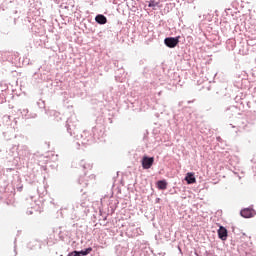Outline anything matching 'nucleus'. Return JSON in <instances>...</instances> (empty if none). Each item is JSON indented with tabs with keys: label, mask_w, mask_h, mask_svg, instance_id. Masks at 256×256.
<instances>
[{
	"label": "nucleus",
	"mask_w": 256,
	"mask_h": 256,
	"mask_svg": "<svg viewBox=\"0 0 256 256\" xmlns=\"http://www.w3.org/2000/svg\"><path fill=\"white\" fill-rule=\"evenodd\" d=\"M95 21L101 25L107 23V18L103 14H98L95 18Z\"/></svg>",
	"instance_id": "nucleus-6"
},
{
	"label": "nucleus",
	"mask_w": 256,
	"mask_h": 256,
	"mask_svg": "<svg viewBox=\"0 0 256 256\" xmlns=\"http://www.w3.org/2000/svg\"><path fill=\"white\" fill-rule=\"evenodd\" d=\"M142 168L144 170H149L154 164V158L153 157H148V156H143L142 158Z\"/></svg>",
	"instance_id": "nucleus-1"
},
{
	"label": "nucleus",
	"mask_w": 256,
	"mask_h": 256,
	"mask_svg": "<svg viewBox=\"0 0 256 256\" xmlns=\"http://www.w3.org/2000/svg\"><path fill=\"white\" fill-rule=\"evenodd\" d=\"M157 187L159 190H166L167 189V182L165 180H159L157 182Z\"/></svg>",
	"instance_id": "nucleus-7"
},
{
	"label": "nucleus",
	"mask_w": 256,
	"mask_h": 256,
	"mask_svg": "<svg viewBox=\"0 0 256 256\" xmlns=\"http://www.w3.org/2000/svg\"><path fill=\"white\" fill-rule=\"evenodd\" d=\"M157 3L155 2V0H152L149 2L148 7H156Z\"/></svg>",
	"instance_id": "nucleus-9"
},
{
	"label": "nucleus",
	"mask_w": 256,
	"mask_h": 256,
	"mask_svg": "<svg viewBox=\"0 0 256 256\" xmlns=\"http://www.w3.org/2000/svg\"><path fill=\"white\" fill-rule=\"evenodd\" d=\"M68 256H80L78 251H73L68 254Z\"/></svg>",
	"instance_id": "nucleus-10"
},
{
	"label": "nucleus",
	"mask_w": 256,
	"mask_h": 256,
	"mask_svg": "<svg viewBox=\"0 0 256 256\" xmlns=\"http://www.w3.org/2000/svg\"><path fill=\"white\" fill-rule=\"evenodd\" d=\"M241 216L244 218H252L254 216V210L250 208H245L241 211Z\"/></svg>",
	"instance_id": "nucleus-4"
},
{
	"label": "nucleus",
	"mask_w": 256,
	"mask_h": 256,
	"mask_svg": "<svg viewBox=\"0 0 256 256\" xmlns=\"http://www.w3.org/2000/svg\"><path fill=\"white\" fill-rule=\"evenodd\" d=\"M218 236H219V239H221V241H226L228 237L227 229L225 227L220 226L218 230Z\"/></svg>",
	"instance_id": "nucleus-3"
},
{
	"label": "nucleus",
	"mask_w": 256,
	"mask_h": 256,
	"mask_svg": "<svg viewBox=\"0 0 256 256\" xmlns=\"http://www.w3.org/2000/svg\"><path fill=\"white\" fill-rule=\"evenodd\" d=\"M185 180L188 185H192L196 183V178L194 176V173H187Z\"/></svg>",
	"instance_id": "nucleus-5"
},
{
	"label": "nucleus",
	"mask_w": 256,
	"mask_h": 256,
	"mask_svg": "<svg viewBox=\"0 0 256 256\" xmlns=\"http://www.w3.org/2000/svg\"><path fill=\"white\" fill-rule=\"evenodd\" d=\"M93 251V248L92 247H88L86 248L84 251H78L79 255L81 256H86V255H89L91 252Z\"/></svg>",
	"instance_id": "nucleus-8"
},
{
	"label": "nucleus",
	"mask_w": 256,
	"mask_h": 256,
	"mask_svg": "<svg viewBox=\"0 0 256 256\" xmlns=\"http://www.w3.org/2000/svg\"><path fill=\"white\" fill-rule=\"evenodd\" d=\"M179 39H180V36H177L176 38L169 37L164 39V44H166V46L169 48H175L179 44Z\"/></svg>",
	"instance_id": "nucleus-2"
}]
</instances>
